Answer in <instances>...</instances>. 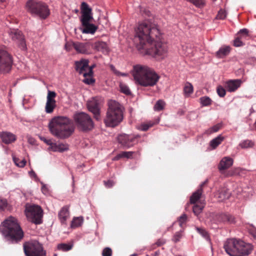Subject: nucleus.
Instances as JSON below:
<instances>
[{"instance_id":"1","label":"nucleus","mask_w":256,"mask_h":256,"mask_svg":"<svg viewBox=\"0 0 256 256\" xmlns=\"http://www.w3.org/2000/svg\"><path fill=\"white\" fill-rule=\"evenodd\" d=\"M160 34L156 26L150 20L140 22L135 28L134 38L138 49H145L146 44H152L155 38H159Z\"/></svg>"},{"instance_id":"2","label":"nucleus","mask_w":256,"mask_h":256,"mask_svg":"<svg viewBox=\"0 0 256 256\" xmlns=\"http://www.w3.org/2000/svg\"><path fill=\"white\" fill-rule=\"evenodd\" d=\"M132 74L135 84L144 87L156 85L160 79V76L152 68L145 65L134 66Z\"/></svg>"},{"instance_id":"3","label":"nucleus","mask_w":256,"mask_h":256,"mask_svg":"<svg viewBox=\"0 0 256 256\" xmlns=\"http://www.w3.org/2000/svg\"><path fill=\"white\" fill-rule=\"evenodd\" d=\"M0 230L5 238L12 243L18 242L24 236V232L17 219L12 216L8 217L2 222Z\"/></svg>"},{"instance_id":"4","label":"nucleus","mask_w":256,"mask_h":256,"mask_svg":"<svg viewBox=\"0 0 256 256\" xmlns=\"http://www.w3.org/2000/svg\"><path fill=\"white\" fill-rule=\"evenodd\" d=\"M51 133L60 138H65L74 130L71 120L66 116H58L52 119L49 123Z\"/></svg>"},{"instance_id":"5","label":"nucleus","mask_w":256,"mask_h":256,"mask_svg":"<svg viewBox=\"0 0 256 256\" xmlns=\"http://www.w3.org/2000/svg\"><path fill=\"white\" fill-rule=\"evenodd\" d=\"M108 108L104 122L106 126L115 127L118 125L124 118V107L118 102L110 100L108 103Z\"/></svg>"},{"instance_id":"6","label":"nucleus","mask_w":256,"mask_h":256,"mask_svg":"<svg viewBox=\"0 0 256 256\" xmlns=\"http://www.w3.org/2000/svg\"><path fill=\"white\" fill-rule=\"evenodd\" d=\"M224 248L230 256H247L252 250V246L250 244L236 238L228 239Z\"/></svg>"},{"instance_id":"7","label":"nucleus","mask_w":256,"mask_h":256,"mask_svg":"<svg viewBox=\"0 0 256 256\" xmlns=\"http://www.w3.org/2000/svg\"><path fill=\"white\" fill-rule=\"evenodd\" d=\"M26 8L32 16L38 17L40 20L46 19L50 14L48 6L36 0H28L26 4Z\"/></svg>"},{"instance_id":"8","label":"nucleus","mask_w":256,"mask_h":256,"mask_svg":"<svg viewBox=\"0 0 256 256\" xmlns=\"http://www.w3.org/2000/svg\"><path fill=\"white\" fill-rule=\"evenodd\" d=\"M161 35L156 40H153L154 46L146 49V53L158 60L164 58L167 56L168 47L165 43L160 40Z\"/></svg>"},{"instance_id":"9","label":"nucleus","mask_w":256,"mask_h":256,"mask_svg":"<svg viewBox=\"0 0 256 256\" xmlns=\"http://www.w3.org/2000/svg\"><path fill=\"white\" fill-rule=\"evenodd\" d=\"M24 250L26 256H46V251L42 244L37 240H30L24 244Z\"/></svg>"},{"instance_id":"10","label":"nucleus","mask_w":256,"mask_h":256,"mask_svg":"<svg viewBox=\"0 0 256 256\" xmlns=\"http://www.w3.org/2000/svg\"><path fill=\"white\" fill-rule=\"evenodd\" d=\"M25 214L28 219L31 222L36 224L42 222L43 211L40 206L26 204Z\"/></svg>"},{"instance_id":"11","label":"nucleus","mask_w":256,"mask_h":256,"mask_svg":"<svg viewBox=\"0 0 256 256\" xmlns=\"http://www.w3.org/2000/svg\"><path fill=\"white\" fill-rule=\"evenodd\" d=\"M74 118L78 127L82 131L90 130L94 126V124L92 118L85 112L76 113L74 114Z\"/></svg>"},{"instance_id":"12","label":"nucleus","mask_w":256,"mask_h":256,"mask_svg":"<svg viewBox=\"0 0 256 256\" xmlns=\"http://www.w3.org/2000/svg\"><path fill=\"white\" fill-rule=\"evenodd\" d=\"M12 55L5 50L0 48V74H8L12 70Z\"/></svg>"},{"instance_id":"13","label":"nucleus","mask_w":256,"mask_h":256,"mask_svg":"<svg viewBox=\"0 0 256 256\" xmlns=\"http://www.w3.org/2000/svg\"><path fill=\"white\" fill-rule=\"evenodd\" d=\"M82 16L80 18L82 25L89 23L93 20L92 9L85 2L81 4Z\"/></svg>"},{"instance_id":"14","label":"nucleus","mask_w":256,"mask_h":256,"mask_svg":"<svg viewBox=\"0 0 256 256\" xmlns=\"http://www.w3.org/2000/svg\"><path fill=\"white\" fill-rule=\"evenodd\" d=\"M10 36L18 46L22 50H26V44L24 36L18 29L10 30L8 32Z\"/></svg>"},{"instance_id":"15","label":"nucleus","mask_w":256,"mask_h":256,"mask_svg":"<svg viewBox=\"0 0 256 256\" xmlns=\"http://www.w3.org/2000/svg\"><path fill=\"white\" fill-rule=\"evenodd\" d=\"M100 100L96 98H92L87 102L88 110L94 114V118L97 120L100 118Z\"/></svg>"},{"instance_id":"16","label":"nucleus","mask_w":256,"mask_h":256,"mask_svg":"<svg viewBox=\"0 0 256 256\" xmlns=\"http://www.w3.org/2000/svg\"><path fill=\"white\" fill-rule=\"evenodd\" d=\"M89 60L88 59H82L75 62L76 70L80 74H82L84 78H88V64Z\"/></svg>"},{"instance_id":"17","label":"nucleus","mask_w":256,"mask_h":256,"mask_svg":"<svg viewBox=\"0 0 256 256\" xmlns=\"http://www.w3.org/2000/svg\"><path fill=\"white\" fill-rule=\"evenodd\" d=\"M56 96V93L53 91H48L46 97V102L45 106V111L48 114L53 112L56 107V101L54 99Z\"/></svg>"},{"instance_id":"18","label":"nucleus","mask_w":256,"mask_h":256,"mask_svg":"<svg viewBox=\"0 0 256 256\" xmlns=\"http://www.w3.org/2000/svg\"><path fill=\"white\" fill-rule=\"evenodd\" d=\"M138 136H134L125 134H121L118 137V142L125 148H129L132 146Z\"/></svg>"},{"instance_id":"19","label":"nucleus","mask_w":256,"mask_h":256,"mask_svg":"<svg viewBox=\"0 0 256 256\" xmlns=\"http://www.w3.org/2000/svg\"><path fill=\"white\" fill-rule=\"evenodd\" d=\"M73 46L78 53L88 54L92 53L90 49L92 44L90 42H76L73 44Z\"/></svg>"},{"instance_id":"20","label":"nucleus","mask_w":256,"mask_h":256,"mask_svg":"<svg viewBox=\"0 0 256 256\" xmlns=\"http://www.w3.org/2000/svg\"><path fill=\"white\" fill-rule=\"evenodd\" d=\"M234 163V160L229 156L224 157L220 161L218 168L219 170L222 172L223 171L230 168Z\"/></svg>"},{"instance_id":"21","label":"nucleus","mask_w":256,"mask_h":256,"mask_svg":"<svg viewBox=\"0 0 256 256\" xmlns=\"http://www.w3.org/2000/svg\"><path fill=\"white\" fill-rule=\"evenodd\" d=\"M218 223L232 224L235 222L234 218L228 214H220L216 216Z\"/></svg>"},{"instance_id":"22","label":"nucleus","mask_w":256,"mask_h":256,"mask_svg":"<svg viewBox=\"0 0 256 256\" xmlns=\"http://www.w3.org/2000/svg\"><path fill=\"white\" fill-rule=\"evenodd\" d=\"M0 138L3 142L6 144H9L16 140V136L8 132H2L0 133Z\"/></svg>"},{"instance_id":"23","label":"nucleus","mask_w":256,"mask_h":256,"mask_svg":"<svg viewBox=\"0 0 256 256\" xmlns=\"http://www.w3.org/2000/svg\"><path fill=\"white\" fill-rule=\"evenodd\" d=\"M242 82V80L238 79L230 80L226 82V88L230 92H234L240 86Z\"/></svg>"},{"instance_id":"24","label":"nucleus","mask_w":256,"mask_h":256,"mask_svg":"<svg viewBox=\"0 0 256 256\" xmlns=\"http://www.w3.org/2000/svg\"><path fill=\"white\" fill-rule=\"evenodd\" d=\"M230 196V192L226 188H222L218 190L215 196L218 199V201L222 202L228 199Z\"/></svg>"},{"instance_id":"25","label":"nucleus","mask_w":256,"mask_h":256,"mask_svg":"<svg viewBox=\"0 0 256 256\" xmlns=\"http://www.w3.org/2000/svg\"><path fill=\"white\" fill-rule=\"evenodd\" d=\"M94 48L98 51L101 52L104 54H107L108 52V48L106 42H97L92 44Z\"/></svg>"},{"instance_id":"26","label":"nucleus","mask_w":256,"mask_h":256,"mask_svg":"<svg viewBox=\"0 0 256 256\" xmlns=\"http://www.w3.org/2000/svg\"><path fill=\"white\" fill-rule=\"evenodd\" d=\"M68 208V206H64L61 208L58 212V218L62 224H65L70 216Z\"/></svg>"},{"instance_id":"27","label":"nucleus","mask_w":256,"mask_h":256,"mask_svg":"<svg viewBox=\"0 0 256 256\" xmlns=\"http://www.w3.org/2000/svg\"><path fill=\"white\" fill-rule=\"evenodd\" d=\"M84 28L82 29L83 34H94L98 29V27L92 24L87 23L85 25H82Z\"/></svg>"},{"instance_id":"28","label":"nucleus","mask_w":256,"mask_h":256,"mask_svg":"<svg viewBox=\"0 0 256 256\" xmlns=\"http://www.w3.org/2000/svg\"><path fill=\"white\" fill-rule=\"evenodd\" d=\"M96 67V64H92V66H89L88 65V78H84L83 80V82H84L85 84H92L94 82V78H92V76H93V68Z\"/></svg>"},{"instance_id":"29","label":"nucleus","mask_w":256,"mask_h":256,"mask_svg":"<svg viewBox=\"0 0 256 256\" xmlns=\"http://www.w3.org/2000/svg\"><path fill=\"white\" fill-rule=\"evenodd\" d=\"M204 184L203 183L200 185V188H199L196 192L193 193L190 198V202L191 204H194L200 198L202 192V186Z\"/></svg>"},{"instance_id":"30","label":"nucleus","mask_w":256,"mask_h":256,"mask_svg":"<svg viewBox=\"0 0 256 256\" xmlns=\"http://www.w3.org/2000/svg\"><path fill=\"white\" fill-rule=\"evenodd\" d=\"M230 51V46H224L220 48L216 52V54L218 58H224L228 54Z\"/></svg>"},{"instance_id":"31","label":"nucleus","mask_w":256,"mask_h":256,"mask_svg":"<svg viewBox=\"0 0 256 256\" xmlns=\"http://www.w3.org/2000/svg\"><path fill=\"white\" fill-rule=\"evenodd\" d=\"M224 140V137L221 134L210 140V144L212 149H215Z\"/></svg>"},{"instance_id":"32","label":"nucleus","mask_w":256,"mask_h":256,"mask_svg":"<svg viewBox=\"0 0 256 256\" xmlns=\"http://www.w3.org/2000/svg\"><path fill=\"white\" fill-rule=\"evenodd\" d=\"M254 146V142L249 140H242L239 146L242 148H252Z\"/></svg>"},{"instance_id":"33","label":"nucleus","mask_w":256,"mask_h":256,"mask_svg":"<svg viewBox=\"0 0 256 256\" xmlns=\"http://www.w3.org/2000/svg\"><path fill=\"white\" fill-rule=\"evenodd\" d=\"M193 92V86L189 82H186L184 88V92L186 96H188Z\"/></svg>"},{"instance_id":"34","label":"nucleus","mask_w":256,"mask_h":256,"mask_svg":"<svg viewBox=\"0 0 256 256\" xmlns=\"http://www.w3.org/2000/svg\"><path fill=\"white\" fill-rule=\"evenodd\" d=\"M133 153L134 152H123L118 154L114 158L113 160H116L121 158H130L132 156Z\"/></svg>"},{"instance_id":"35","label":"nucleus","mask_w":256,"mask_h":256,"mask_svg":"<svg viewBox=\"0 0 256 256\" xmlns=\"http://www.w3.org/2000/svg\"><path fill=\"white\" fill-rule=\"evenodd\" d=\"M166 106L164 101L162 100H158L154 106V109L155 111H160L164 110Z\"/></svg>"},{"instance_id":"36","label":"nucleus","mask_w":256,"mask_h":256,"mask_svg":"<svg viewBox=\"0 0 256 256\" xmlns=\"http://www.w3.org/2000/svg\"><path fill=\"white\" fill-rule=\"evenodd\" d=\"M12 160L15 164L20 168L24 167L26 162L25 159H20L19 158H16V156H12Z\"/></svg>"},{"instance_id":"37","label":"nucleus","mask_w":256,"mask_h":256,"mask_svg":"<svg viewBox=\"0 0 256 256\" xmlns=\"http://www.w3.org/2000/svg\"><path fill=\"white\" fill-rule=\"evenodd\" d=\"M83 219L82 217H76L73 218L71 223V227L72 228H77L82 224Z\"/></svg>"},{"instance_id":"38","label":"nucleus","mask_w":256,"mask_h":256,"mask_svg":"<svg viewBox=\"0 0 256 256\" xmlns=\"http://www.w3.org/2000/svg\"><path fill=\"white\" fill-rule=\"evenodd\" d=\"M72 246L67 244H60L57 246V248L58 250H62L64 252H67L70 250L72 248Z\"/></svg>"},{"instance_id":"39","label":"nucleus","mask_w":256,"mask_h":256,"mask_svg":"<svg viewBox=\"0 0 256 256\" xmlns=\"http://www.w3.org/2000/svg\"><path fill=\"white\" fill-rule=\"evenodd\" d=\"M204 208V204H195L193 206V212L196 215L199 214Z\"/></svg>"},{"instance_id":"40","label":"nucleus","mask_w":256,"mask_h":256,"mask_svg":"<svg viewBox=\"0 0 256 256\" xmlns=\"http://www.w3.org/2000/svg\"><path fill=\"white\" fill-rule=\"evenodd\" d=\"M200 102L202 106H206L210 105L212 103L211 99L208 96H203L200 98Z\"/></svg>"},{"instance_id":"41","label":"nucleus","mask_w":256,"mask_h":256,"mask_svg":"<svg viewBox=\"0 0 256 256\" xmlns=\"http://www.w3.org/2000/svg\"><path fill=\"white\" fill-rule=\"evenodd\" d=\"M120 90L122 92L126 94H131V92L128 86L125 84H120Z\"/></svg>"},{"instance_id":"42","label":"nucleus","mask_w":256,"mask_h":256,"mask_svg":"<svg viewBox=\"0 0 256 256\" xmlns=\"http://www.w3.org/2000/svg\"><path fill=\"white\" fill-rule=\"evenodd\" d=\"M220 126L219 124H216L206 130L204 132V134L209 135L212 133L217 132L220 130Z\"/></svg>"},{"instance_id":"43","label":"nucleus","mask_w":256,"mask_h":256,"mask_svg":"<svg viewBox=\"0 0 256 256\" xmlns=\"http://www.w3.org/2000/svg\"><path fill=\"white\" fill-rule=\"evenodd\" d=\"M183 232V230H180L179 232H176L172 238V240L175 243L179 242L182 236Z\"/></svg>"},{"instance_id":"44","label":"nucleus","mask_w":256,"mask_h":256,"mask_svg":"<svg viewBox=\"0 0 256 256\" xmlns=\"http://www.w3.org/2000/svg\"><path fill=\"white\" fill-rule=\"evenodd\" d=\"M196 229L198 232L202 236H203L206 240H210V238L208 233L204 229L199 228H196Z\"/></svg>"},{"instance_id":"45","label":"nucleus","mask_w":256,"mask_h":256,"mask_svg":"<svg viewBox=\"0 0 256 256\" xmlns=\"http://www.w3.org/2000/svg\"><path fill=\"white\" fill-rule=\"evenodd\" d=\"M58 152H64L68 150V145L66 144H58Z\"/></svg>"},{"instance_id":"46","label":"nucleus","mask_w":256,"mask_h":256,"mask_svg":"<svg viewBox=\"0 0 256 256\" xmlns=\"http://www.w3.org/2000/svg\"><path fill=\"white\" fill-rule=\"evenodd\" d=\"M187 220V216L186 214H184L180 216L178 218V222L181 228L183 227V225L186 224Z\"/></svg>"},{"instance_id":"47","label":"nucleus","mask_w":256,"mask_h":256,"mask_svg":"<svg viewBox=\"0 0 256 256\" xmlns=\"http://www.w3.org/2000/svg\"><path fill=\"white\" fill-rule=\"evenodd\" d=\"M216 92L218 95L220 97H224L226 95V90L222 86H219L217 87Z\"/></svg>"},{"instance_id":"48","label":"nucleus","mask_w":256,"mask_h":256,"mask_svg":"<svg viewBox=\"0 0 256 256\" xmlns=\"http://www.w3.org/2000/svg\"><path fill=\"white\" fill-rule=\"evenodd\" d=\"M226 12L222 9H220L218 11V14L216 16V18L223 20V19L225 18H226Z\"/></svg>"},{"instance_id":"49","label":"nucleus","mask_w":256,"mask_h":256,"mask_svg":"<svg viewBox=\"0 0 256 256\" xmlns=\"http://www.w3.org/2000/svg\"><path fill=\"white\" fill-rule=\"evenodd\" d=\"M248 31L246 28H243L239 31L238 34H240V37L241 38H243L248 36Z\"/></svg>"},{"instance_id":"50","label":"nucleus","mask_w":256,"mask_h":256,"mask_svg":"<svg viewBox=\"0 0 256 256\" xmlns=\"http://www.w3.org/2000/svg\"><path fill=\"white\" fill-rule=\"evenodd\" d=\"M112 251L109 248H106L104 249L102 252V256H112Z\"/></svg>"},{"instance_id":"51","label":"nucleus","mask_w":256,"mask_h":256,"mask_svg":"<svg viewBox=\"0 0 256 256\" xmlns=\"http://www.w3.org/2000/svg\"><path fill=\"white\" fill-rule=\"evenodd\" d=\"M240 38H237L234 40V45L236 47L241 46L244 45V43L240 40Z\"/></svg>"},{"instance_id":"52","label":"nucleus","mask_w":256,"mask_h":256,"mask_svg":"<svg viewBox=\"0 0 256 256\" xmlns=\"http://www.w3.org/2000/svg\"><path fill=\"white\" fill-rule=\"evenodd\" d=\"M40 184H42V192L45 194H48V188L46 184H44L43 182H41Z\"/></svg>"},{"instance_id":"53","label":"nucleus","mask_w":256,"mask_h":256,"mask_svg":"<svg viewBox=\"0 0 256 256\" xmlns=\"http://www.w3.org/2000/svg\"><path fill=\"white\" fill-rule=\"evenodd\" d=\"M152 124H142L141 126H140V129L142 130H143V131H146L150 127L152 126Z\"/></svg>"},{"instance_id":"54","label":"nucleus","mask_w":256,"mask_h":256,"mask_svg":"<svg viewBox=\"0 0 256 256\" xmlns=\"http://www.w3.org/2000/svg\"><path fill=\"white\" fill-rule=\"evenodd\" d=\"M104 184L106 188H110L114 185V182L112 180H108L107 181H104Z\"/></svg>"},{"instance_id":"55","label":"nucleus","mask_w":256,"mask_h":256,"mask_svg":"<svg viewBox=\"0 0 256 256\" xmlns=\"http://www.w3.org/2000/svg\"><path fill=\"white\" fill-rule=\"evenodd\" d=\"M49 149L51 150L53 152H58V144L52 142L50 146Z\"/></svg>"},{"instance_id":"56","label":"nucleus","mask_w":256,"mask_h":256,"mask_svg":"<svg viewBox=\"0 0 256 256\" xmlns=\"http://www.w3.org/2000/svg\"><path fill=\"white\" fill-rule=\"evenodd\" d=\"M6 206V200H0V208L2 209L4 208Z\"/></svg>"},{"instance_id":"57","label":"nucleus","mask_w":256,"mask_h":256,"mask_svg":"<svg viewBox=\"0 0 256 256\" xmlns=\"http://www.w3.org/2000/svg\"><path fill=\"white\" fill-rule=\"evenodd\" d=\"M42 140H43L46 144H47L48 145H50L52 143V142L50 140H46L45 138H42Z\"/></svg>"},{"instance_id":"58","label":"nucleus","mask_w":256,"mask_h":256,"mask_svg":"<svg viewBox=\"0 0 256 256\" xmlns=\"http://www.w3.org/2000/svg\"><path fill=\"white\" fill-rule=\"evenodd\" d=\"M29 173V174L30 175V176H34V178H36V174L35 173V172L34 171H33L32 170H31V171H30L28 172Z\"/></svg>"},{"instance_id":"59","label":"nucleus","mask_w":256,"mask_h":256,"mask_svg":"<svg viewBox=\"0 0 256 256\" xmlns=\"http://www.w3.org/2000/svg\"><path fill=\"white\" fill-rule=\"evenodd\" d=\"M116 74L118 76H126L128 74L126 73H122L118 71H116Z\"/></svg>"},{"instance_id":"60","label":"nucleus","mask_w":256,"mask_h":256,"mask_svg":"<svg viewBox=\"0 0 256 256\" xmlns=\"http://www.w3.org/2000/svg\"><path fill=\"white\" fill-rule=\"evenodd\" d=\"M164 243H165V241L163 240H158L157 242H156V244L158 245V246H161L162 244H164Z\"/></svg>"},{"instance_id":"61","label":"nucleus","mask_w":256,"mask_h":256,"mask_svg":"<svg viewBox=\"0 0 256 256\" xmlns=\"http://www.w3.org/2000/svg\"><path fill=\"white\" fill-rule=\"evenodd\" d=\"M110 68H112V70L114 72V73L116 74V71H117L115 68H114V66L112 65H111L110 66Z\"/></svg>"},{"instance_id":"62","label":"nucleus","mask_w":256,"mask_h":256,"mask_svg":"<svg viewBox=\"0 0 256 256\" xmlns=\"http://www.w3.org/2000/svg\"><path fill=\"white\" fill-rule=\"evenodd\" d=\"M28 142H29L30 143L32 144V143L34 142V140H33V138H29V139H28Z\"/></svg>"},{"instance_id":"63","label":"nucleus","mask_w":256,"mask_h":256,"mask_svg":"<svg viewBox=\"0 0 256 256\" xmlns=\"http://www.w3.org/2000/svg\"><path fill=\"white\" fill-rule=\"evenodd\" d=\"M252 236H253L254 238L255 239H256V232L252 233Z\"/></svg>"},{"instance_id":"64","label":"nucleus","mask_w":256,"mask_h":256,"mask_svg":"<svg viewBox=\"0 0 256 256\" xmlns=\"http://www.w3.org/2000/svg\"><path fill=\"white\" fill-rule=\"evenodd\" d=\"M137 256L136 254H131L130 256Z\"/></svg>"}]
</instances>
